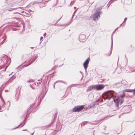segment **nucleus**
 <instances>
[{"mask_svg":"<svg viewBox=\"0 0 135 135\" xmlns=\"http://www.w3.org/2000/svg\"><path fill=\"white\" fill-rule=\"evenodd\" d=\"M125 93L123 92V94L121 97H118L116 99H114V102L117 103V105H121L124 102L123 98L125 96Z\"/></svg>","mask_w":135,"mask_h":135,"instance_id":"f257e3e1","label":"nucleus"},{"mask_svg":"<svg viewBox=\"0 0 135 135\" xmlns=\"http://www.w3.org/2000/svg\"><path fill=\"white\" fill-rule=\"evenodd\" d=\"M84 108V106L83 105L77 106L75 107L73 109V112H79L82 110Z\"/></svg>","mask_w":135,"mask_h":135,"instance_id":"f03ea898","label":"nucleus"},{"mask_svg":"<svg viewBox=\"0 0 135 135\" xmlns=\"http://www.w3.org/2000/svg\"><path fill=\"white\" fill-rule=\"evenodd\" d=\"M113 92L111 91L106 92L105 93V95L106 99H108L109 100H110L113 97Z\"/></svg>","mask_w":135,"mask_h":135,"instance_id":"7ed1b4c3","label":"nucleus"},{"mask_svg":"<svg viewBox=\"0 0 135 135\" xmlns=\"http://www.w3.org/2000/svg\"><path fill=\"white\" fill-rule=\"evenodd\" d=\"M100 12L97 11L92 16L93 19L94 20H97L100 17Z\"/></svg>","mask_w":135,"mask_h":135,"instance_id":"20e7f679","label":"nucleus"},{"mask_svg":"<svg viewBox=\"0 0 135 135\" xmlns=\"http://www.w3.org/2000/svg\"><path fill=\"white\" fill-rule=\"evenodd\" d=\"M90 58H88L83 63V66L85 70V72L87 73L86 69L87 68L88 64L90 61Z\"/></svg>","mask_w":135,"mask_h":135,"instance_id":"39448f33","label":"nucleus"},{"mask_svg":"<svg viewBox=\"0 0 135 135\" xmlns=\"http://www.w3.org/2000/svg\"><path fill=\"white\" fill-rule=\"evenodd\" d=\"M104 86L103 85H95V89L99 90H101L104 88Z\"/></svg>","mask_w":135,"mask_h":135,"instance_id":"423d86ee","label":"nucleus"},{"mask_svg":"<svg viewBox=\"0 0 135 135\" xmlns=\"http://www.w3.org/2000/svg\"><path fill=\"white\" fill-rule=\"evenodd\" d=\"M80 40L81 42H83L86 38V36L84 35H81L79 37Z\"/></svg>","mask_w":135,"mask_h":135,"instance_id":"0eeeda50","label":"nucleus"},{"mask_svg":"<svg viewBox=\"0 0 135 135\" xmlns=\"http://www.w3.org/2000/svg\"><path fill=\"white\" fill-rule=\"evenodd\" d=\"M93 89H95V85L90 86L89 87L87 90V91H90Z\"/></svg>","mask_w":135,"mask_h":135,"instance_id":"6e6552de","label":"nucleus"},{"mask_svg":"<svg viewBox=\"0 0 135 135\" xmlns=\"http://www.w3.org/2000/svg\"><path fill=\"white\" fill-rule=\"evenodd\" d=\"M133 90H131V89H127L124 91L127 92H133Z\"/></svg>","mask_w":135,"mask_h":135,"instance_id":"1a4fd4ad","label":"nucleus"},{"mask_svg":"<svg viewBox=\"0 0 135 135\" xmlns=\"http://www.w3.org/2000/svg\"><path fill=\"white\" fill-rule=\"evenodd\" d=\"M10 105V103L9 101H8L7 102V105L8 107H9Z\"/></svg>","mask_w":135,"mask_h":135,"instance_id":"9d476101","label":"nucleus"},{"mask_svg":"<svg viewBox=\"0 0 135 135\" xmlns=\"http://www.w3.org/2000/svg\"><path fill=\"white\" fill-rule=\"evenodd\" d=\"M2 61L3 62H4V64H5V61H6V62L7 60L5 58H3L2 59Z\"/></svg>","mask_w":135,"mask_h":135,"instance_id":"9b49d317","label":"nucleus"},{"mask_svg":"<svg viewBox=\"0 0 135 135\" xmlns=\"http://www.w3.org/2000/svg\"><path fill=\"white\" fill-rule=\"evenodd\" d=\"M113 39L112 38V45H111V47L112 48L113 46Z\"/></svg>","mask_w":135,"mask_h":135,"instance_id":"f8f14e48","label":"nucleus"},{"mask_svg":"<svg viewBox=\"0 0 135 135\" xmlns=\"http://www.w3.org/2000/svg\"><path fill=\"white\" fill-rule=\"evenodd\" d=\"M133 90V94H135V89L134 90Z\"/></svg>","mask_w":135,"mask_h":135,"instance_id":"ddd939ff","label":"nucleus"},{"mask_svg":"<svg viewBox=\"0 0 135 135\" xmlns=\"http://www.w3.org/2000/svg\"><path fill=\"white\" fill-rule=\"evenodd\" d=\"M127 19V18H126L124 19V22H123V23H124V22H125V21H126Z\"/></svg>","mask_w":135,"mask_h":135,"instance_id":"4468645a","label":"nucleus"},{"mask_svg":"<svg viewBox=\"0 0 135 135\" xmlns=\"http://www.w3.org/2000/svg\"><path fill=\"white\" fill-rule=\"evenodd\" d=\"M3 66H0V69H2Z\"/></svg>","mask_w":135,"mask_h":135,"instance_id":"2eb2a0df","label":"nucleus"},{"mask_svg":"<svg viewBox=\"0 0 135 135\" xmlns=\"http://www.w3.org/2000/svg\"><path fill=\"white\" fill-rule=\"evenodd\" d=\"M76 10H75V12H74V13L73 15V16L74 15V14L76 12Z\"/></svg>","mask_w":135,"mask_h":135,"instance_id":"dca6fc26","label":"nucleus"},{"mask_svg":"<svg viewBox=\"0 0 135 135\" xmlns=\"http://www.w3.org/2000/svg\"><path fill=\"white\" fill-rule=\"evenodd\" d=\"M46 35V33H45L44 34V35L45 36Z\"/></svg>","mask_w":135,"mask_h":135,"instance_id":"f3484780","label":"nucleus"},{"mask_svg":"<svg viewBox=\"0 0 135 135\" xmlns=\"http://www.w3.org/2000/svg\"><path fill=\"white\" fill-rule=\"evenodd\" d=\"M85 122H83V123H82V124H81V125H83V124H85Z\"/></svg>","mask_w":135,"mask_h":135,"instance_id":"a211bd4d","label":"nucleus"},{"mask_svg":"<svg viewBox=\"0 0 135 135\" xmlns=\"http://www.w3.org/2000/svg\"><path fill=\"white\" fill-rule=\"evenodd\" d=\"M42 38H43V37H41V38H40V39L41 40Z\"/></svg>","mask_w":135,"mask_h":135,"instance_id":"6ab92c4d","label":"nucleus"},{"mask_svg":"<svg viewBox=\"0 0 135 135\" xmlns=\"http://www.w3.org/2000/svg\"><path fill=\"white\" fill-rule=\"evenodd\" d=\"M118 27L117 28V29H116L115 30V31H114V32L113 33H114V32H115V31H116V30H117V29L118 28Z\"/></svg>","mask_w":135,"mask_h":135,"instance_id":"aec40b11","label":"nucleus"},{"mask_svg":"<svg viewBox=\"0 0 135 135\" xmlns=\"http://www.w3.org/2000/svg\"><path fill=\"white\" fill-rule=\"evenodd\" d=\"M123 23L122 24H121L120 25V26H121L122 25V24L123 23Z\"/></svg>","mask_w":135,"mask_h":135,"instance_id":"412c9836","label":"nucleus"},{"mask_svg":"<svg viewBox=\"0 0 135 135\" xmlns=\"http://www.w3.org/2000/svg\"><path fill=\"white\" fill-rule=\"evenodd\" d=\"M2 103H4V101H2Z\"/></svg>","mask_w":135,"mask_h":135,"instance_id":"4be33fe9","label":"nucleus"},{"mask_svg":"<svg viewBox=\"0 0 135 135\" xmlns=\"http://www.w3.org/2000/svg\"><path fill=\"white\" fill-rule=\"evenodd\" d=\"M2 107H3V106H2ZM3 108H4V106L3 107Z\"/></svg>","mask_w":135,"mask_h":135,"instance_id":"5701e85b","label":"nucleus"},{"mask_svg":"<svg viewBox=\"0 0 135 135\" xmlns=\"http://www.w3.org/2000/svg\"><path fill=\"white\" fill-rule=\"evenodd\" d=\"M31 48H32V49L33 48V47H31Z\"/></svg>","mask_w":135,"mask_h":135,"instance_id":"b1692460","label":"nucleus"},{"mask_svg":"<svg viewBox=\"0 0 135 135\" xmlns=\"http://www.w3.org/2000/svg\"><path fill=\"white\" fill-rule=\"evenodd\" d=\"M75 8H76V7H74V9H75Z\"/></svg>","mask_w":135,"mask_h":135,"instance_id":"393cba45","label":"nucleus"},{"mask_svg":"<svg viewBox=\"0 0 135 135\" xmlns=\"http://www.w3.org/2000/svg\"><path fill=\"white\" fill-rule=\"evenodd\" d=\"M20 126V125H19L18 127L19 126Z\"/></svg>","mask_w":135,"mask_h":135,"instance_id":"a878e982","label":"nucleus"},{"mask_svg":"<svg viewBox=\"0 0 135 135\" xmlns=\"http://www.w3.org/2000/svg\"><path fill=\"white\" fill-rule=\"evenodd\" d=\"M1 110V109H0V110Z\"/></svg>","mask_w":135,"mask_h":135,"instance_id":"bb28decb","label":"nucleus"}]
</instances>
